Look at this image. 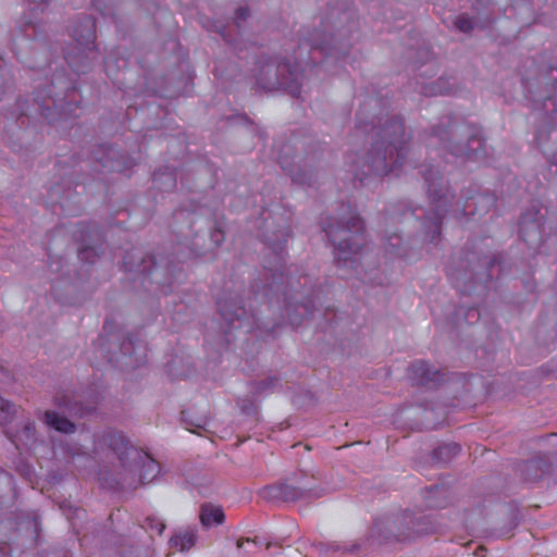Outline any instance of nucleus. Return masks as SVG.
<instances>
[{"instance_id":"obj_36","label":"nucleus","mask_w":557,"mask_h":557,"mask_svg":"<svg viewBox=\"0 0 557 557\" xmlns=\"http://www.w3.org/2000/svg\"><path fill=\"white\" fill-rule=\"evenodd\" d=\"M454 25L462 33H470L473 29L472 20L465 14L458 15L454 21Z\"/></svg>"},{"instance_id":"obj_48","label":"nucleus","mask_w":557,"mask_h":557,"mask_svg":"<svg viewBox=\"0 0 557 557\" xmlns=\"http://www.w3.org/2000/svg\"><path fill=\"white\" fill-rule=\"evenodd\" d=\"M543 152L546 154L547 159L555 165H557V150L556 151H547L543 150Z\"/></svg>"},{"instance_id":"obj_44","label":"nucleus","mask_w":557,"mask_h":557,"mask_svg":"<svg viewBox=\"0 0 557 557\" xmlns=\"http://www.w3.org/2000/svg\"><path fill=\"white\" fill-rule=\"evenodd\" d=\"M543 100V108L545 110H548V103H550L554 107V112L557 114V99L553 96H547L542 99Z\"/></svg>"},{"instance_id":"obj_5","label":"nucleus","mask_w":557,"mask_h":557,"mask_svg":"<svg viewBox=\"0 0 557 557\" xmlns=\"http://www.w3.org/2000/svg\"><path fill=\"white\" fill-rule=\"evenodd\" d=\"M55 87V79H53L50 84L35 90L32 102L28 99H18L12 114L17 120L41 116L49 124L66 122L72 116L76 117L75 111L78 108L75 98L76 88L66 85L61 96L59 92L52 95V88Z\"/></svg>"},{"instance_id":"obj_53","label":"nucleus","mask_w":557,"mask_h":557,"mask_svg":"<svg viewBox=\"0 0 557 557\" xmlns=\"http://www.w3.org/2000/svg\"><path fill=\"white\" fill-rule=\"evenodd\" d=\"M243 546V541L237 542V547L240 548Z\"/></svg>"},{"instance_id":"obj_21","label":"nucleus","mask_w":557,"mask_h":557,"mask_svg":"<svg viewBox=\"0 0 557 557\" xmlns=\"http://www.w3.org/2000/svg\"><path fill=\"white\" fill-rule=\"evenodd\" d=\"M260 497L268 502H297L302 500L295 483L282 482L268 485L259 491Z\"/></svg>"},{"instance_id":"obj_1","label":"nucleus","mask_w":557,"mask_h":557,"mask_svg":"<svg viewBox=\"0 0 557 557\" xmlns=\"http://www.w3.org/2000/svg\"><path fill=\"white\" fill-rule=\"evenodd\" d=\"M377 100L369 98L357 113V127L372 133L370 148L352 166L355 180L362 186L369 185L370 178L383 177L397 172L407 159L411 135L406 132L405 122L398 115L371 116Z\"/></svg>"},{"instance_id":"obj_33","label":"nucleus","mask_w":557,"mask_h":557,"mask_svg":"<svg viewBox=\"0 0 557 557\" xmlns=\"http://www.w3.org/2000/svg\"><path fill=\"white\" fill-rule=\"evenodd\" d=\"M451 90L448 82L443 77L424 87V94L430 96L447 95Z\"/></svg>"},{"instance_id":"obj_20","label":"nucleus","mask_w":557,"mask_h":557,"mask_svg":"<svg viewBox=\"0 0 557 557\" xmlns=\"http://www.w3.org/2000/svg\"><path fill=\"white\" fill-rule=\"evenodd\" d=\"M409 376L419 386H435L442 381L440 371L423 360H417L411 363Z\"/></svg>"},{"instance_id":"obj_32","label":"nucleus","mask_w":557,"mask_h":557,"mask_svg":"<svg viewBox=\"0 0 557 557\" xmlns=\"http://www.w3.org/2000/svg\"><path fill=\"white\" fill-rule=\"evenodd\" d=\"M58 405L64 407L66 411L74 417H83L86 412V408L78 404L76 400L70 399L67 396L58 398Z\"/></svg>"},{"instance_id":"obj_3","label":"nucleus","mask_w":557,"mask_h":557,"mask_svg":"<svg viewBox=\"0 0 557 557\" xmlns=\"http://www.w3.org/2000/svg\"><path fill=\"white\" fill-rule=\"evenodd\" d=\"M323 32L319 29L300 30L299 45L294 51L293 61H269L261 66L258 83L263 89H283L293 97L301 91V72L305 65L315 64L318 60L311 53L332 57L347 53L350 45L344 27L323 22Z\"/></svg>"},{"instance_id":"obj_47","label":"nucleus","mask_w":557,"mask_h":557,"mask_svg":"<svg viewBox=\"0 0 557 557\" xmlns=\"http://www.w3.org/2000/svg\"><path fill=\"white\" fill-rule=\"evenodd\" d=\"M547 79L553 81L554 85L557 84V67H550L548 70Z\"/></svg>"},{"instance_id":"obj_34","label":"nucleus","mask_w":557,"mask_h":557,"mask_svg":"<svg viewBox=\"0 0 557 557\" xmlns=\"http://www.w3.org/2000/svg\"><path fill=\"white\" fill-rule=\"evenodd\" d=\"M15 412V406L0 397V424L2 425L11 422Z\"/></svg>"},{"instance_id":"obj_16","label":"nucleus","mask_w":557,"mask_h":557,"mask_svg":"<svg viewBox=\"0 0 557 557\" xmlns=\"http://www.w3.org/2000/svg\"><path fill=\"white\" fill-rule=\"evenodd\" d=\"M132 456L131 462H128V466L124 468L126 471L135 474V471L138 467L141 468L140 474H139V483L146 484L151 482L160 472V466L159 463L149 457L148 454L139 450V449H129L128 453Z\"/></svg>"},{"instance_id":"obj_2","label":"nucleus","mask_w":557,"mask_h":557,"mask_svg":"<svg viewBox=\"0 0 557 557\" xmlns=\"http://www.w3.org/2000/svg\"><path fill=\"white\" fill-rule=\"evenodd\" d=\"M377 100L369 98L357 113V127L372 133L370 148L352 166L355 180L362 186L369 185L370 178L383 177L397 172L407 159L411 135L406 132L405 122L398 115L371 116Z\"/></svg>"},{"instance_id":"obj_51","label":"nucleus","mask_w":557,"mask_h":557,"mask_svg":"<svg viewBox=\"0 0 557 557\" xmlns=\"http://www.w3.org/2000/svg\"><path fill=\"white\" fill-rule=\"evenodd\" d=\"M7 548H8L7 544H4V543L0 544V557H3L7 554V552H5Z\"/></svg>"},{"instance_id":"obj_55","label":"nucleus","mask_w":557,"mask_h":557,"mask_svg":"<svg viewBox=\"0 0 557 557\" xmlns=\"http://www.w3.org/2000/svg\"><path fill=\"white\" fill-rule=\"evenodd\" d=\"M226 327H227L228 330H225V333H228V331H231L232 329H230L227 325H226Z\"/></svg>"},{"instance_id":"obj_17","label":"nucleus","mask_w":557,"mask_h":557,"mask_svg":"<svg viewBox=\"0 0 557 557\" xmlns=\"http://www.w3.org/2000/svg\"><path fill=\"white\" fill-rule=\"evenodd\" d=\"M99 444L113 450L117 456L121 465L126 468L132 460L128 453L129 449H137L131 445L129 441L122 432L115 430L106 431L99 438Z\"/></svg>"},{"instance_id":"obj_40","label":"nucleus","mask_w":557,"mask_h":557,"mask_svg":"<svg viewBox=\"0 0 557 557\" xmlns=\"http://www.w3.org/2000/svg\"><path fill=\"white\" fill-rule=\"evenodd\" d=\"M211 243L218 247L224 242V233L221 228L215 227L210 232Z\"/></svg>"},{"instance_id":"obj_11","label":"nucleus","mask_w":557,"mask_h":557,"mask_svg":"<svg viewBox=\"0 0 557 557\" xmlns=\"http://www.w3.org/2000/svg\"><path fill=\"white\" fill-rule=\"evenodd\" d=\"M555 232H557V219H550L549 210L546 207L532 203L521 214L519 234L530 247H540L545 237Z\"/></svg>"},{"instance_id":"obj_50","label":"nucleus","mask_w":557,"mask_h":557,"mask_svg":"<svg viewBox=\"0 0 557 557\" xmlns=\"http://www.w3.org/2000/svg\"><path fill=\"white\" fill-rule=\"evenodd\" d=\"M216 32H219L221 34V36L228 42H232V40L228 38L227 34H226V27L225 26H216Z\"/></svg>"},{"instance_id":"obj_6","label":"nucleus","mask_w":557,"mask_h":557,"mask_svg":"<svg viewBox=\"0 0 557 557\" xmlns=\"http://www.w3.org/2000/svg\"><path fill=\"white\" fill-rule=\"evenodd\" d=\"M441 145L456 157L471 160H482L487 157V146L479 128L454 122L450 116H444L440 124L432 129Z\"/></svg>"},{"instance_id":"obj_13","label":"nucleus","mask_w":557,"mask_h":557,"mask_svg":"<svg viewBox=\"0 0 557 557\" xmlns=\"http://www.w3.org/2000/svg\"><path fill=\"white\" fill-rule=\"evenodd\" d=\"M249 309L243 305V299L237 293H230L219 298L218 308L219 312L230 329H243L245 332H250L255 327L261 329L268 325L261 322L258 313L255 311L252 304Z\"/></svg>"},{"instance_id":"obj_52","label":"nucleus","mask_w":557,"mask_h":557,"mask_svg":"<svg viewBox=\"0 0 557 557\" xmlns=\"http://www.w3.org/2000/svg\"><path fill=\"white\" fill-rule=\"evenodd\" d=\"M549 83L554 84V83H553V81H549V79H548V82H546V85H549ZM553 88H554V89H557V84L553 85Z\"/></svg>"},{"instance_id":"obj_38","label":"nucleus","mask_w":557,"mask_h":557,"mask_svg":"<svg viewBox=\"0 0 557 557\" xmlns=\"http://www.w3.org/2000/svg\"><path fill=\"white\" fill-rule=\"evenodd\" d=\"M281 383V380L278 377H268V379H264V380H261L260 382H258L256 384V391L261 393V392H265L268 389H275L276 386H278Z\"/></svg>"},{"instance_id":"obj_18","label":"nucleus","mask_w":557,"mask_h":557,"mask_svg":"<svg viewBox=\"0 0 557 557\" xmlns=\"http://www.w3.org/2000/svg\"><path fill=\"white\" fill-rule=\"evenodd\" d=\"M300 296L292 295L284 292V300L286 302V310L289 315L292 324H299L304 315H310L313 312V300L305 297V293L300 292Z\"/></svg>"},{"instance_id":"obj_45","label":"nucleus","mask_w":557,"mask_h":557,"mask_svg":"<svg viewBox=\"0 0 557 557\" xmlns=\"http://www.w3.org/2000/svg\"><path fill=\"white\" fill-rule=\"evenodd\" d=\"M480 318V313L478 309L470 308L466 314V319L469 320L470 323H473L474 321H478Z\"/></svg>"},{"instance_id":"obj_15","label":"nucleus","mask_w":557,"mask_h":557,"mask_svg":"<svg viewBox=\"0 0 557 557\" xmlns=\"http://www.w3.org/2000/svg\"><path fill=\"white\" fill-rule=\"evenodd\" d=\"M498 265L499 260L496 257L485 258L482 262L472 265L470 273L455 271L451 273V276L456 281L458 288H462L465 292H470L471 287H468V281L473 282V284H485L493 277V270Z\"/></svg>"},{"instance_id":"obj_27","label":"nucleus","mask_w":557,"mask_h":557,"mask_svg":"<svg viewBox=\"0 0 557 557\" xmlns=\"http://www.w3.org/2000/svg\"><path fill=\"white\" fill-rule=\"evenodd\" d=\"M460 449L457 443H442L433 449L432 460L435 463H448L460 453Z\"/></svg>"},{"instance_id":"obj_22","label":"nucleus","mask_w":557,"mask_h":557,"mask_svg":"<svg viewBox=\"0 0 557 557\" xmlns=\"http://www.w3.org/2000/svg\"><path fill=\"white\" fill-rule=\"evenodd\" d=\"M495 195L485 191L467 198L459 209L463 215L482 216L495 206Z\"/></svg>"},{"instance_id":"obj_28","label":"nucleus","mask_w":557,"mask_h":557,"mask_svg":"<svg viewBox=\"0 0 557 557\" xmlns=\"http://www.w3.org/2000/svg\"><path fill=\"white\" fill-rule=\"evenodd\" d=\"M196 543V534L193 530H186L173 535L169 545L171 547L177 548L181 552H186L190 549Z\"/></svg>"},{"instance_id":"obj_43","label":"nucleus","mask_w":557,"mask_h":557,"mask_svg":"<svg viewBox=\"0 0 557 557\" xmlns=\"http://www.w3.org/2000/svg\"><path fill=\"white\" fill-rule=\"evenodd\" d=\"M24 33L27 38H33V39L38 38L37 25H34L32 23H29V25L26 26V28L24 29Z\"/></svg>"},{"instance_id":"obj_29","label":"nucleus","mask_w":557,"mask_h":557,"mask_svg":"<svg viewBox=\"0 0 557 557\" xmlns=\"http://www.w3.org/2000/svg\"><path fill=\"white\" fill-rule=\"evenodd\" d=\"M294 483L299 491L302 500L319 498L322 496V490L318 488L312 480L307 478L295 479Z\"/></svg>"},{"instance_id":"obj_41","label":"nucleus","mask_w":557,"mask_h":557,"mask_svg":"<svg viewBox=\"0 0 557 557\" xmlns=\"http://www.w3.org/2000/svg\"><path fill=\"white\" fill-rule=\"evenodd\" d=\"M110 0H92L94 7L100 11L102 14L110 13Z\"/></svg>"},{"instance_id":"obj_24","label":"nucleus","mask_w":557,"mask_h":557,"mask_svg":"<svg viewBox=\"0 0 557 557\" xmlns=\"http://www.w3.org/2000/svg\"><path fill=\"white\" fill-rule=\"evenodd\" d=\"M546 471V463L542 458L527 460L519 466L520 476L525 483L540 481Z\"/></svg>"},{"instance_id":"obj_37","label":"nucleus","mask_w":557,"mask_h":557,"mask_svg":"<svg viewBox=\"0 0 557 557\" xmlns=\"http://www.w3.org/2000/svg\"><path fill=\"white\" fill-rule=\"evenodd\" d=\"M146 527L151 530L156 531L159 535H161L165 529V523L163 520L156 516H148L145 520Z\"/></svg>"},{"instance_id":"obj_25","label":"nucleus","mask_w":557,"mask_h":557,"mask_svg":"<svg viewBox=\"0 0 557 557\" xmlns=\"http://www.w3.org/2000/svg\"><path fill=\"white\" fill-rule=\"evenodd\" d=\"M199 519L205 528L222 524L225 520V515L222 507L213 504H203L200 507Z\"/></svg>"},{"instance_id":"obj_10","label":"nucleus","mask_w":557,"mask_h":557,"mask_svg":"<svg viewBox=\"0 0 557 557\" xmlns=\"http://www.w3.org/2000/svg\"><path fill=\"white\" fill-rule=\"evenodd\" d=\"M375 529L385 540L405 541L413 535L434 531L429 517L416 516L411 511L392 515L375 521Z\"/></svg>"},{"instance_id":"obj_4","label":"nucleus","mask_w":557,"mask_h":557,"mask_svg":"<svg viewBox=\"0 0 557 557\" xmlns=\"http://www.w3.org/2000/svg\"><path fill=\"white\" fill-rule=\"evenodd\" d=\"M323 231L334 247L338 275L348 277L349 271L357 268L366 243L363 220L349 205L342 203L338 215L329 216L323 222Z\"/></svg>"},{"instance_id":"obj_19","label":"nucleus","mask_w":557,"mask_h":557,"mask_svg":"<svg viewBox=\"0 0 557 557\" xmlns=\"http://www.w3.org/2000/svg\"><path fill=\"white\" fill-rule=\"evenodd\" d=\"M121 158L120 151L113 146H100L92 152L96 171L121 172L124 169Z\"/></svg>"},{"instance_id":"obj_12","label":"nucleus","mask_w":557,"mask_h":557,"mask_svg":"<svg viewBox=\"0 0 557 557\" xmlns=\"http://www.w3.org/2000/svg\"><path fill=\"white\" fill-rule=\"evenodd\" d=\"M125 270L133 273V280L146 285L147 282L160 287L170 285L173 274L168 267L159 264L152 256L145 255L140 249L127 251L123 258Z\"/></svg>"},{"instance_id":"obj_30","label":"nucleus","mask_w":557,"mask_h":557,"mask_svg":"<svg viewBox=\"0 0 557 557\" xmlns=\"http://www.w3.org/2000/svg\"><path fill=\"white\" fill-rule=\"evenodd\" d=\"M153 185L163 191H170L176 186V176L172 171H156L153 173Z\"/></svg>"},{"instance_id":"obj_9","label":"nucleus","mask_w":557,"mask_h":557,"mask_svg":"<svg viewBox=\"0 0 557 557\" xmlns=\"http://www.w3.org/2000/svg\"><path fill=\"white\" fill-rule=\"evenodd\" d=\"M288 238L286 230H277L272 235H265L264 242L269 249V257L265 258L263 268L271 273L272 282L262 286L260 290L259 284H253L251 290L255 295L253 301L263 302L272 301V295L278 297L280 284L283 278V269L285 263V247Z\"/></svg>"},{"instance_id":"obj_54","label":"nucleus","mask_w":557,"mask_h":557,"mask_svg":"<svg viewBox=\"0 0 557 557\" xmlns=\"http://www.w3.org/2000/svg\"><path fill=\"white\" fill-rule=\"evenodd\" d=\"M79 512H81V510H79V509H75V516H77V517H78Z\"/></svg>"},{"instance_id":"obj_23","label":"nucleus","mask_w":557,"mask_h":557,"mask_svg":"<svg viewBox=\"0 0 557 557\" xmlns=\"http://www.w3.org/2000/svg\"><path fill=\"white\" fill-rule=\"evenodd\" d=\"M280 164L295 183L301 185H312L315 182L314 170L311 168L307 169L306 164H296L283 156L280 157Z\"/></svg>"},{"instance_id":"obj_31","label":"nucleus","mask_w":557,"mask_h":557,"mask_svg":"<svg viewBox=\"0 0 557 557\" xmlns=\"http://www.w3.org/2000/svg\"><path fill=\"white\" fill-rule=\"evenodd\" d=\"M182 418L186 428L191 432H196L197 429H206L209 422V416L207 412L194 417L190 410H184L182 411Z\"/></svg>"},{"instance_id":"obj_42","label":"nucleus","mask_w":557,"mask_h":557,"mask_svg":"<svg viewBox=\"0 0 557 557\" xmlns=\"http://www.w3.org/2000/svg\"><path fill=\"white\" fill-rule=\"evenodd\" d=\"M133 342L132 339H125L123 341V343L120 345V351L123 356H131L132 355V350H133Z\"/></svg>"},{"instance_id":"obj_7","label":"nucleus","mask_w":557,"mask_h":557,"mask_svg":"<svg viewBox=\"0 0 557 557\" xmlns=\"http://www.w3.org/2000/svg\"><path fill=\"white\" fill-rule=\"evenodd\" d=\"M420 173L424 177L428 196L434 207V211L425 216L421 226L425 239L431 244H437L442 220L451 207L455 195L445 183L441 172L433 165H422Z\"/></svg>"},{"instance_id":"obj_14","label":"nucleus","mask_w":557,"mask_h":557,"mask_svg":"<svg viewBox=\"0 0 557 557\" xmlns=\"http://www.w3.org/2000/svg\"><path fill=\"white\" fill-rule=\"evenodd\" d=\"M416 210H411L404 202L389 203L384 213V245L388 253L396 257L406 255L404 242L399 234L389 230L397 222H406L416 215Z\"/></svg>"},{"instance_id":"obj_39","label":"nucleus","mask_w":557,"mask_h":557,"mask_svg":"<svg viewBox=\"0 0 557 557\" xmlns=\"http://www.w3.org/2000/svg\"><path fill=\"white\" fill-rule=\"evenodd\" d=\"M249 9L247 7H239L235 12L234 23L238 29L242 28V23L249 17Z\"/></svg>"},{"instance_id":"obj_35","label":"nucleus","mask_w":557,"mask_h":557,"mask_svg":"<svg viewBox=\"0 0 557 557\" xmlns=\"http://www.w3.org/2000/svg\"><path fill=\"white\" fill-rule=\"evenodd\" d=\"M17 438L20 442H22L24 445H32L36 441V429L34 422H26L21 431V433L17 435Z\"/></svg>"},{"instance_id":"obj_46","label":"nucleus","mask_w":557,"mask_h":557,"mask_svg":"<svg viewBox=\"0 0 557 557\" xmlns=\"http://www.w3.org/2000/svg\"><path fill=\"white\" fill-rule=\"evenodd\" d=\"M334 550L342 549V547L338 544L333 545ZM343 549L349 553H355L359 549V544L355 543L352 545H345L343 546Z\"/></svg>"},{"instance_id":"obj_49","label":"nucleus","mask_w":557,"mask_h":557,"mask_svg":"<svg viewBox=\"0 0 557 557\" xmlns=\"http://www.w3.org/2000/svg\"><path fill=\"white\" fill-rule=\"evenodd\" d=\"M535 140L539 145L540 148H543V143H544V132L543 131H536V134H535Z\"/></svg>"},{"instance_id":"obj_26","label":"nucleus","mask_w":557,"mask_h":557,"mask_svg":"<svg viewBox=\"0 0 557 557\" xmlns=\"http://www.w3.org/2000/svg\"><path fill=\"white\" fill-rule=\"evenodd\" d=\"M45 422L55 431L64 434H72L76 431V425L69 418L55 411H46Z\"/></svg>"},{"instance_id":"obj_8","label":"nucleus","mask_w":557,"mask_h":557,"mask_svg":"<svg viewBox=\"0 0 557 557\" xmlns=\"http://www.w3.org/2000/svg\"><path fill=\"white\" fill-rule=\"evenodd\" d=\"M71 36L75 46L64 51V59L75 73H86L97 57L95 20L90 15L78 17L73 23Z\"/></svg>"}]
</instances>
